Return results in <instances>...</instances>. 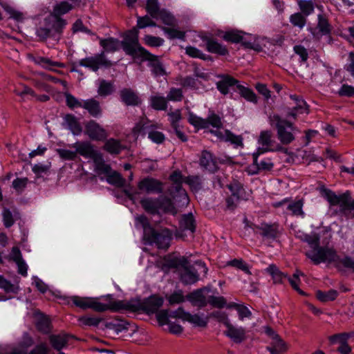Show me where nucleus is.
<instances>
[{"instance_id": "1", "label": "nucleus", "mask_w": 354, "mask_h": 354, "mask_svg": "<svg viewBox=\"0 0 354 354\" xmlns=\"http://www.w3.org/2000/svg\"><path fill=\"white\" fill-rule=\"evenodd\" d=\"M69 299L68 302H72L77 307L84 310L91 308L96 312L127 310L133 312L143 310L150 314L157 312L163 304V299L156 295H152L142 302L139 300L118 301L110 295L100 297L73 296Z\"/></svg>"}, {"instance_id": "2", "label": "nucleus", "mask_w": 354, "mask_h": 354, "mask_svg": "<svg viewBox=\"0 0 354 354\" xmlns=\"http://www.w3.org/2000/svg\"><path fill=\"white\" fill-rule=\"evenodd\" d=\"M299 238L307 243L311 248L306 254L315 264L333 262L337 260V256L333 250L319 246V236L315 232L310 234H304Z\"/></svg>"}, {"instance_id": "3", "label": "nucleus", "mask_w": 354, "mask_h": 354, "mask_svg": "<svg viewBox=\"0 0 354 354\" xmlns=\"http://www.w3.org/2000/svg\"><path fill=\"white\" fill-rule=\"evenodd\" d=\"M121 45L124 52L134 58L140 57L142 60H151L153 57V55L140 45L138 30L135 28L126 34Z\"/></svg>"}, {"instance_id": "4", "label": "nucleus", "mask_w": 354, "mask_h": 354, "mask_svg": "<svg viewBox=\"0 0 354 354\" xmlns=\"http://www.w3.org/2000/svg\"><path fill=\"white\" fill-rule=\"evenodd\" d=\"M322 196L328 202L330 208L339 206V209L336 213H339L345 216H348V210H353L354 218V200L351 201V196L348 192L337 195L334 192L328 189L322 190Z\"/></svg>"}, {"instance_id": "5", "label": "nucleus", "mask_w": 354, "mask_h": 354, "mask_svg": "<svg viewBox=\"0 0 354 354\" xmlns=\"http://www.w3.org/2000/svg\"><path fill=\"white\" fill-rule=\"evenodd\" d=\"M269 122L272 127L276 128L277 138L281 143L288 145L295 140V133L297 129L291 122L276 114L269 116Z\"/></svg>"}, {"instance_id": "6", "label": "nucleus", "mask_w": 354, "mask_h": 354, "mask_svg": "<svg viewBox=\"0 0 354 354\" xmlns=\"http://www.w3.org/2000/svg\"><path fill=\"white\" fill-rule=\"evenodd\" d=\"M170 266L180 270V280L185 284H194L199 279L198 272L190 266L187 259L180 257L174 259Z\"/></svg>"}, {"instance_id": "7", "label": "nucleus", "mask_w": 354, "mask_h": 354, "mask_svg": "<svg viewBox=\"0 0 354 354\" xmlns=\"http://www.w3.org/2000/svg\"><path fill=\"white\" fill-rule=\"evenodd\" d=\"M156 126L150 124L143 120L138 122L133 129V133L138 136L140 134L148 133V138L156 144H160L165 140L164 134L156 130Z\"/></svg>"}, {"instance_id": "8", "label": "nucleus", "mask_w": 354, "mask_h": 354, "mask_svg": "<svg viewBox=\"0 0 354 354\" xmlns=\"http://www.w3.org/2000/svg\"><path fill=\"white\" fill-rule=\"evenodd\" d=\"M171 236V232L168 229L160 231L153 230L150 233L145 234V239L151 245L155 244L159 249H167L169 246Z\"/></svg>"}, {"instance_id": "9", "label": "nucleus", "mask_w": 354, "mask_h": 354, "mask_svg": "<svg viewBox=\"0 0 354 354\" xmlns=\"http://www.w3.org/2000/svg\"><path fill=\"white\" fill-rule=\"evenodd\" d=\"M185 178L180 170H175L169 176V180L176 185V191L178 193L180 199H176V201L180 203V206H187L189 202L186 191L182 187L183 183H185Z\"/></svg>"}, {"instance_id": "10", "label": "nucleus", "mask_w": 354, "mask_h": 354, "mask_svg": "<svg viewBox=\"0 0 354 354\" xmlns=\"http://www.w3.org/2000/svg\"><path fill=\"white\" fill-rule=\"evenodd\" d=\"M196 225L194 216L192 214H185L180 221L179 228L176 230L175 235L177 238L185 239L187 236H193Z\"/></svg>"}, {"instance_id": "11", "label": "nucleus", "mask_w": 354, "mask_h": 354, "mask_svg": "<svg viewBox=\"0 0 354 354\" xmlns=\"http://www.w3.org/2000/svg\"><path fill=\"white\" fill-rule=\"evenodd\" d=\"M174 317L182 319L184 321H187L198 327H205L207 325L209 321V317L207 315H199V314H190L185 312L183 309L178 308L174 312Z\"/></svg>"}, {"instance_id": "12", "label": "nucleus", "mask_w": 354, "mask_h": 354, "mask_svg": "<svg viewBox=\"0 0 354 354\" xmlns=\"http://www.w3.org/2000/svg\"><path fill=\"white\" fill-rule=\"evenodd\" d=\"M79 65L86 68H89L93 71H97L100 66H109L111 65V63L109 61L106 59L104 52H102L94 57L82 59L79 62Z\"/></svg>"}, {"instance_id": "13", "label": "nucleus", "mask_w": 354, "mask_h": 354, "mask_svg": "<svg viewBox=\"0 0 354 354\" xmlns=\"http://www.w3.org/2000/svg\"><path fill=\"white\" fill-rule=\"evenodd\" d=\"M85 132L93 140H104L108 137L106 131L94 120H90L86 124Z\"/></svg>"}, {"instance_id": "14", "label": "nucleus", "mask_w": 354, "mask_h": 354, "mask_svg": "<svg viewBox=\"0 0 354 354\" xmlns=\"http://www.w3.org/2000/svg\"><path fill=\"white\" fill-rule=\"evenodd\" d=\"M317 24L315 27L310 28V32L314 39L319 40L322 37L329 35L331 30L330 26L326 17L322 15L317 17Z\"/></svg>"}, {"instance_id": "15", "label": "nucleus", "mask_w": 354, "mask_h": 354, "mask_svg": "<svg viewBox=\"0 0 354 354\" xmlns=\"http://www.w3.org/2000/svg\"><path fill=\"white\" fill-rule=\"evenodd\" d=\"M138 187L140 191L147 194H160L162 192V183L153 178H145L141 180Z\"/></svg>"}, {"instance_id": "16", "label": "nucleus", "mask_w": 354, "mask_h": 354, "mask_svg": "<svg viewBox=\"0 0 354 354\" xmlns=\"http://www.w3.org/2000/svg\"><path fill=\"white\" fill-rule=\"evenodd\" d=\"M245 35V34L238 30H232L225 32L224 35H223V38L224 40L227 41H230L232 43L237 44L241 42L242 44L246 48H253L256 50H259L260 47L259 46L255 47L252 42L247 41L245 40L244 37Z\"/></svg>"}, {"instance_id": "17", "label": "nucleus", "mask_w": 354, "mask_h": 354, "mask_svg": "<svg viewBox=\"0 0 354 354\" xmlns=\"http://www.w3.org/2000/svg\"><path fill=\"white\" fill-rule=\"evenodd\" d=\"M290 98L293 101V106L291 108L286 109V115L287 118H296L299 114L308 113V107L303 99L296 95H291Z\"/></svg>"}, {"instance_id": "18", "label": "nucleus", "mask_w": 354, "mask_h": 354, "mask_svg": "<svg viewBox=\"0 0 354 354\" xmlns=\"http://www.w3.org/2000/svg\"><path fill=\"white\" fill-rule=\"evenodd\" d=\"M81 6V0H69L57 3L53 9L52 15L60 17Z\"/></svg>"}, {"instance_id": "19", "label": "nucleus", "mask_w": 354, "mask_h": 354, "mask_svg": "<svg viewBox=\"0 0 354 354\" xmlns=\"http://www.w3.org/2000/svg\"><path fill=\"white\" fill-rule=\"evenodd\" d=\"M199 164L201 167L209 172H214L218 168L216 158L212 153L206 150L202 151Z\"/></svg>"}, {"instance_id": "20", "label": "nucleus", "mask_w": 354, "mask_h": 354, "mask_svg": "<svg viewBox=\"0 0 354 354\" xmlns=\"http://www.w3.org/2000/svg\"><path fill=\"white\" fill-rule=\"evenodd\" d=\"M73 147L76 149V154L79 153L84 158H91L93 160L100 153L88 142L75 143Z\"/></svg>"}, {"instance_id": "21", "label": "nucleus", "mask_w": 354, "mask_h": 354, "mask_svg": "<svg viewBox=\"0 0 354 354\" xmlns=\"http://www.w3.org/2000/svg\"><path fill=\"white\" fill-rule=\"evenodd\" d=\"M202 39L205 41L206 49L208 52L220 55H225L228 53L227 48L216 39L207 36L202 37Z\"/></svg>"}, {"instance_id": "22", "label": "nucleus", "mask_w": 354, "mask_h": 354, "mask_svg": "<svg viewBox=\"0 0 354 354\" xmlns=\"http://www.w3.org/2000/svg\"><path fill=\"white\" fill-rule=\"evenodd\" d=\"M224 334L236 343H241L245 338V330L243 327H236L230 323Z\"/></svg>"}, {"instance_id": "23", "label": "nucleus", "mask_w": 354, "mask_h": 354, "mask_svg": "<svg viewBox=\"0 0 354 354\" xmlns=\"http://www.w3.org/2000/svg\"><path fill=\"white\" fill-rule=\"evenodd\" d=\"M210 291L209 288H204L197 290L192 292L189 296V299L195 304L200 307H203L208 303V298L206 294Z\"/></svg>"}, {"instance_id": "24", "label": "nucleus", "mask_w": 354, "mask_h": 354, "mask_svg": "<svg viewBox=\"0 0 354 354\" xmlns=\"http://www.w3.org/2000/svg\"><path fill=\"white\" fill-rule=\"evenodd\" d=\"M272 133L270 131L266 130L261 131L258 139L259 145L261 147L258 149L257 151L263 153L271 151L270 147L272 142Z\"/></svg>"}, {"instance_id": "25", "label": "nucleus", "mask_w": 354, "mask_h": 354, "mask_svg": "<svg viewBox=\"0 0 354 354\" xmlns=\"http://www.w3.org/2000/svg\"><path fill=\"white\" fill-rule=\"evenodd\" d=\"M70 336L66 333H60L58 335H51L49 337V341L57 351H61L66 346Z\"/></svg>"}, {"instance_id": "26", "label": "nucleus", "mask_w": 354, "mask_h": 354, "mask_svg": "<svg viewBox=\"0 0 354 354\" xmlns=\"http://www.w3.org/2000/svg\"><path fill=\"white\" fill-rule=\"evenodd\" d=\"M122 101L128 106H136L140 103L138 95L130 88H124L120 91Z\"/></svg>"}, {"instance_id": "27", "label": "nucleus", "mask_w": 354, "mask_h": 354, "mask_svg": "<svg viewBox=\"0 0 354 354\" xmlns=\"http://www.w3.org/2000/svg\"><path fill=\"white\" fill-rule=\"evenodd\" d=\"M279 225L277 223L268 224L262 223L256 226V229L261 231L260 234L263 237L275 238L278 233Z\"/></svg>"}, {"instance_id": "28", "label": "nucleus", "mask_w": 354, "mask_h": 354, "mask_svg": "<svg viewBox=\"0 0 354 354\" xmlns=\"http://www.w3.org/2000/svg\"><path fill=\"white\" fill-rule=\"evenodd\" d=\"M236 80L230 75H223L221 80L216 83L218 90L223 95L229 93V87L236 86L238 84Z\"/></svg>"}, {"instance_id": "29", "label": "nucleus", "mask_w": 354, "mask_h": 354, "mask_svg": "<svg viewBox=\"0 0 354 354\" xmlns=\"http://www.w3.org/2000/svg\"><path fill=\"white\" fill-rule=\"evenodd\" d=\"M48 26H50L52 30L56 32H61L66 25V21L59 16L50 14L45 19Z\"/></svg>"}, {"instance_id": "30", "label": "nucleus", "mask_w": 354, "mask_h": 354, "mask_svg": "<svg viewBox=\"0 0 354 354\" xmlns=\"http://www.w3.org/2000/svg\"><path fill=\"white\" fill-rule=\"evenodd\" d=\"M140 204L143 209L150 214H156L160 210L159 198H145L140 201Z\"/></svg>"}, {"instance_id": "31", "label": "nucleus", "mask_w": 354, "mask_h": 354, "mask_svg": "<svg viewBox=\"0 0 354 354\" xmlns=\"http://www.w3.org/2000/svg\"><path fill=\"white\" fill-rule=\"evenodd\" d=\"M82 108L87 110L89 114L95 118L99 117L102 114V109L99 102L93 98L84 101Z\"/></svg>"}, {"instance_id": "32", "label": "nucleus", "mask_w": 354, "mask_h": 354, "mask_svg": "<svg viewBox=\"0 0 354 354\" xmlns=\"http://www.w3.org/2000/svg\"><path fill=\"white\" fill-rule=\"evenodd\" d=\"M261 151H257L252 154L253 163L257 167L258 171H270L274 166L270 158H263L259 160L258 158Z\"/></svg>"}, {"instance_id": "33", "label": "nucleus", "mask_w": 354, "mask_h": 354, "mask_svg": "<svg viewBox=\"0 0 354 354\" xmlns=\"http://www.w3.org/2000/svg\"><path fill=\"white\" fill-rule=\"evenodd\" d=\"M95 171L97 174H104L107 176L111 171V167L109 165L105 163L102 155L100 153L94 160Z\"/></svg>"}, {"instance_id": "34", "label": "nucleus", "mask_w": 354, "mask_h": 354, "mask_svg": "<svg viewBox=\"0 0 354 354\" xmlns=\"http://www.w3.org/2000/svg\"><path fill=\"white\" fill-rule=\"evenodd\" d=\"M64 125L70 129L74 135H79L82 132V127L77 119L72 115L64 117Z\"/></svg>"}, {"instance_id": "35", "label": "nucleus", "mask_w": 354, "mask_h": 354, "mask_svg": "<svg viewBox=\"0 0 354 354\" xmlns=\"http://www.w3.org/2000/svg\"><path fill=\"white\" fill-rule=\"evenodd\" d=\"M287 348L286 343L279 337L273 339L270 343V346L268 347L270 354H281L286 352Z\"/></svg>"}, {"instance_id": "36", "label": "nucleus", "mask_w": 354, "mask_h": 354, "mask_svg": "<svg viewBox=\"0 0 354 354\" xmlns=\"http://www.w3.org/2000/svg\"><path fill=\"white\" fill-rule=\"evenodd\" d=\"M101 46L106 52H115L120 48V41L112 37L102 39L100 41Z\"/></svg>"}, {"instance_id": "37", "label": "nucleus", "mask_w": 354, "mask_h": 354, "mask_svg": "<svg viewBox=\"0 0 354 354\" xmlns=\"http://www.w3.org/2000/svg\"><path fill=\"white\" fill-rule=\"evenodd\" d=\"M236 88L241 96L245 99L247 101L253 103L257 102V95L252 89L240 84L239 82L236 85Z\"/></svg>"}, {"instance_id": "38", "label": "nucleus", "mask_w": 354, "mask_h": 354, "mask_svg": "<svg viewBox=\"0 0 354 354\" xmlns=\"http://www.w3.org/2000/svg\"><path fill=\"white\" fill-rule=\"evenodd\" d=\"M151 106L158 111H165L167 108V99L163 96L153 95L150 97Z\"/></svg>"}, {"instance_id": "39", "label": "nucleus", "mask_w": 354, "mask_h": 354, "mask_svg": "<svg viewBox=\"0 0 354 354\" xmlns=\"http://www.w3.org/2000/svg\"><path fill=\"white\" fill-rule=\"evenodd\" d=\"M49 351L48 346L45 343L37 345L35 348L28 353L23 348H17L14 350L11 354H47Z\"/></svg>"}, {"instance_id": "40", "label": "nucleus", "mask_w": 354, "mask_h": 354, "mask_svg": "<svg viewBox=\"0 0 354 354\" xmlns=\"http://www.w3.org/2000/svg\"><path fill=\"white\" fill-rule=\"evenodd\" d=\"M104 149L111 154H118L122 151V146L119 140L110 138L106 141Z\"/></svg>"}, {"instance_id": "41", "label": "nucleus", "mask_w": 354, "mask_h": 354, "mask_svg": "<svg viewBox=\"0 0 354 354\" xmlns=\"http://www.w3.org/2000/svg\"><path fill=\"white\" fill-rule=\"evenodd\" d=\"M106 176V181L111 185L118 187H122L125 185V179L122 176L114 171H111Z\"/></svg>"}, {"instance_id": "42", "label": "nucleus", "mask_w": 354, "mask_h": 354, "mask_svg": "<svg viewBox=\"0 0 354 354\" xmlns=\"http://www.w3.org/2000/svg\"><path fill=\"white\" fill-rule=\"evenodd\" d=\"M353 334L351 333H337L328 337V341L330 344H339L343 345L346 343L348 339L353 337Z\"/></svg>"}, {"instance_id": "43", "label": "nucleus", "mask_w": 354, "mask_h": 354, "mask_svg": "<svg viewBox=\"0 0 354 354\" xmlns=\"http://www.w3.org/2000/svg\"><path fill=\"white\" fill-rule=\"evenodd\" d=\"M160 200V210H162L165 212H169L172 214H176L177 210L174 207L171 200L167 197H159Z\"/></svg>"}, {"instance_id": "44", "label": "nucleus", "mask_w": 354, "mask_h": 354, "mask_svg": "<svg viewBox=\"0 0 354 354\" xmlns=\"http://www.w3.org/2000/svg\"><path fill=\"white\" fill-rule=\"evenodd\" d=\"M187 120L189 124L198 129H207V125L205 119L200 118L194 113L189 111L188 113Z\"/></svg>"}, {"instance_id": "45", "label": "nucleus", "mask_w": 354, "mask_h": 354, "mask_svg": "<svg viewBox=\"0 0 354 354\" xmlns=\"http://www.w3.org/2000/svg\"><path fill=\"white\" fill-rule=\"evenodd\" d=\"M185 183L192 192H196L202 188V180L199 176H189L185 178Z\"/></svg>"}, {"instance_id": "46", "label": "nucleus", "mask_w": 354, "mask_h": 354, "mask_svg": "<svg viewBox=\"0 0 354 354\" xmlns=\"http://www.w3.org/2000/svg\"><path fill=\"white\" fill-rule=\"evenodd\" d=\"M3 221L6 227H11L19 218V214L15 212L12 214L8 209H3L2 212Z\"/></svg>"}, {"instance_id": "47", "label": "nucleus", "mask_w": 354, "mask_h": 354, "mask_svg": "<svg viewBox=\"0 0 354 354\" xmlns=\"http://www.w3.org/2000/svg\"><path fill=\"white\" fill-rule=\"evenodd\" d=\"M266 272L270 274L274 283H281L284 277L287 276L283 274L279 268L274 264L270 265L266 269Z\"/></svg>"}, {"instance_id": "48", "label": "nucleus", "mask_w": 354, "mask_h": 354, "mask_svg": "<svg viewBox=\"0 0 354 354\" xmlns=\"http://www.w3.org/2000/svg\"><path fill=\"white\" fill-rule=\"evenodd\" d=\"M338 295V292L335 290H330L328 292L317 290L316 296L317 299L322 302H328L335 300Z\"/></svg>"}, {"instance_id": "49", "label": "nucleus", "mask_w": 354, "mask_h": 354, "mask_svg": "<svg viewBox=\"0 0 354 354\" xmlns=\"http://www.w3.org/2000/svg\"><path fill=\"white\" fill-rule=\"evenodd\" d=\"M36 62L41 65L43 68L48 69V70H53V68L54 66L59 67V68H64V64L61 62H53L49 58L47 57H39L37 58Z\"/></svg>"}, {"instance_id": "50", "label": "nucleus", "mask_w": 354, "mask_h": 354, "mask_svg": "<svg viewBox=\"0 0 354 354\" xmlns=\"http://www.w3.org/2000/svg\"><path fill=\"white\" fill-rule=\"evenodd\" d=\"M113 91V84L104 80H99L97 93L101 96L110 95Z\"/></svg>"}, {"instance_id": "51", "label": "nucleus", "mask_w": 354, "mask_h": 354, "mask_svg": "<svg viewBox=\"0 0 354 354\" xmlns=\"http://www.w3.org/2000/svg\"><path fill=\"white\" fill-rule=\"evenodd\" d=\"M146 10L155 19H158V15L162 10L159 8L158 0H147Z\"/></svg>"}, {"instance_id": "52", "label": "nucleus", "mask_w": 354, "mask_h": 354, "mask_svg": "<svg viewBox=\"0 0 354 354\" xmlns=\"http://www.w3.org/2000/svg\"><path fill=\"white\" fill-rule=\"evenodd\" d=\"M303 201L299 200L297 201L292 202L288 204V209L292 212V214L294 216H300L301 217L304 216V212L302 209L303 208Z\"/></svg>"}, {"instance_id": "53", "label": "nucleus", "mask_w": 354, "mask_h": 354, "mask_svg": "<svg viewBox=\"0 0 354 354\" xmlns=\"http://www.w3.org/2000/svg\"><path fill=\"white\" fill-rule=\"evenodd\" d=\"M185 53L191 57L199 58L203 60H206L209 57L208 55L204 54L201 50L192 46H188L185 48Z\"/></svg>"}, {"instance_id": "54", "label": "nucleus", "mask_w": 354, "mask_h": 354, "mask_svg": "<svg viewBox=\"0 0 354 354\" xmlns=\"http://www.w3.org/2000/svg\"><path fill=\"white\" fill-rule=\"evenodd\" d=\"M37 328L39 330L44 333H48L50 330V322L49 319L46 316H41L38 318L36 323Z\"/></svg>"}, {"instance_id": "55", "label": "nucleus", "mask_w": 354, "mask_h": 354, "mask_svg": "<svg viewBox=\"0 0 354 354\" xmlns=\"http://www.w3.org/2000/svg\"><path fill=\"white\" fill-rule=\"evenodd\" d=\"M158 19H160L162 22L167 26H174L176 22L174 17L164 9L158 15Z\"/></svg>"}, {"instance_id": "56", "label": "nucleus", "mask_w": 354, "mask_h": 354, "mask_svg": "<svg viewBox=\"0 0 354 354\" xmlns=\"http://www.w3.org/2000/svg\"><path fill=\"white\" fill-rule=\"evenodd\" d=\"M136 225L142 227L144 230V239L146 233H150L153 229L151 227L147 218L145 215H140L136 218Z\"/></svg>"}, {"instance_id": "57", "label": "nucleus", "mask_w": 354, "mask_h": 354, "mask_svg": "<svg viewBox=\"0 0 354 354\" xmlns=\"http://www.w3.org/2000/svg\"><path fill=\"white\" fill-rule=\"evenodd\" d=\"M163 31L168 35L169 39H184L185 32L175 28H162Z\"/></svg>"}, {"instance_id": "58", "label": "nucleus", "mask_w": 354, "mask_h": 354, "mask_svg": "<svg viewBox=\"0 0 354 354\" xmlns=\"http://www.w3.org/2000/svg\"><path fill=\"white\" fill-rule=\"evenodd\" d=\"M290 22L294 26L302 28L306 24V18L299 12L295 13L290 17Z\"/></svg>"}, {"instance_id": "59", "label": "nucleus", "mask_w": 354, "mask_h": 354, "mask_svg": "<svg viewBox=\"0 0 354 354\" xmlns=\"http://www.w3.org/2000/svg\"><path fill=\"white\" fill-rule=\"evenodd\" d=\"M0 288L3 289L6 292H17L19 287L11 283L3 276L0 275Z\"/></svg>"}, {"instance_id": "60", "label": "nucleus", "mask_w": 354, "mask_h": 354, "mask_svg": "<svg viewBox=\"0 0 354 354\" xmlns=\"http://www.w3.org/2000/svg\"><path fill=\"white\" fill-rule=\"evenodd\" d=\"M183 98V91L180 88H171L167 95L168 101L180 102Z\"/></svg>"}, {"instance_id": "61", "label": "nucleus", "mask_w": 354, "mask_h": 354, "mask_svg": "<svg viewBox=\"0 0 354 354\" xmlns=\"http://www.w3.org/2000/svg\"><path fill=\"white\" fill-rule=\"evenodd\" d=\"M302 272L297 270L295 273L293 274L292 277H286L288 279V281L291 285V286L297 290L299 294L304 295V292L299 288V284L300 283L299 276L302 275Z\"/></svg>"}, {"instance_id": "62", "label": "nucleus", "mask_w": 354, "mask_h": 354, "mask_svg": "<svg viewBox=\"0 0 354 354\" xmlns=\"http://www.w3.org/2000/svg\"><path fill=\"white\" fill-rule=\"evenodd\" d=\"M169 120L173 128L179 127V122L182 119L181 111L180 109H176L174 111L168 113Z\"/></svg>"}, {"instance_id": "63", "label": "nucleus", "mask_w": 354, "mask_h": 354, "mask_svg": "<svg viewBox=\"0 0 354 354\" xmlns=\"http://www.w3.org/2000/svg\"><path fill=\"white\" fill-rule=\"evenodd\" d=\"M137 26L138 28H145L148 26H156V24L148 15L138 17Z\"/></svg>"}, {"instance_id": "64", "label": "nucleus", "mask_w": 354, "mask_h": 354, "mask_svg": "<svg viewBox=\"0 0 354 354\" xmlns=\"http://www.w3.org/2000/svg\"><path fill=\"white\" fill-rule=\"evenodd\" d=\"M298 5L301 12L306 15H308L314 11V6L310 1L299 0Z\"/></svg>"}]
</instances>
